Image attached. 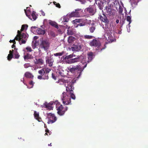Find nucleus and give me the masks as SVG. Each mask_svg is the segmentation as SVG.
I'll return each mask as SVG.
<instances>
[{"mask_svg": "<svg viewBox=\"0 0 148 148\" xmlns=\"http://www.w3.org/2000/svg\"><path fill=\"white\" fill-rule=\"evenodd\" d=\"M62 82L63 83L67 84V86L66 87V90L68 91H69L70 92V98H71L75 100V95L73 94V90H74V87L73 86L74 82L71 79L69 81L66 80L64 79H61L59 80V82Z\"/></svg>", "mask_w": 148, "mask_h": 148, "instance_id": "1", "label": "nucleus"}, {"mask_svg": "<svg viewBox=\"0 0 148 148\" xmlns=\"http://www.w3.org/2000/svg\"><path fill=\"white\" fill-rule=\"evenodd\" d=\"M104 30L105 33L104 37L109 43H111L116 40L114 36L112 34V29L111 26L105 27Z\"/></svg>", "mask_w": 148, "mask_h": 148, "instance_id": "2", "label": "nucleus"}, {"mask_svg": "<svg viewBox=\"0 0 148 148\" xmlns=\"http://www.w3.org/2000/svg\"><path fill=\"white\" fill-rule=\"evenodd\" d=\"M51 71V69L48 68H43L38 71V73L40 75L38 77L39 79H48L49 77V73Z\"/></svg>", "mask_w": 148, "mask_h": 148, "instance_id": "3", "label": "nucleus"}, {"mask_svg": "<svg viewBox=\"0 0 148 148\" xmlns=\"http://www.w3.org/2000/svg\"><path fill=\"white\" fill-rule=\"evenodd\" d=\"M87 64L84 66V68H82L81 66L79 65H78L76 66H73L72 67H69L68 68L69 71L73 73H77L79 75L77 77V78H79L82 74V73L84 69L86 67Z\"/></svg>", "mask_w": 148, "mask_h": 148, "instance_id": "4", "label": "nucleus"}, {"mask_svg": "<svg viewBox=\"0 0 148 148\" xmlns=\"http://www.w3.org/2000/svg\"><path fill=\"white\" fill-rule=\"evenodd\" d=\"M89 45L91 47H94L95 50L98 51H101L104 48L101 47V43L100 41L96 39H93L89 43Z\"/></svg>", "mask_w": 148, "mask_h": 148, "instance_id": "5", "label": "nucleus"}, {"mask_svg": "<svg viewBox=\"0 0 148 148\" xmlns=\"http://www.w3.org/2000/svg\"><path fill=\"white\" fill-rule=\"evenodd\" d=\"M85 16L83 12V10L81 8L75 9V12H73L69 14L70 17H80Z\"/></svg>", "mask_w": 148, "mask_h": 148, "instance_id": "6", "label": "nucleus"}, {"mask_svg": "<svg viewBox=\"0 0 148 148\" xmlns=\"http://www.w3.org/2000/svg\"><path fill=\"white\" fill-rule=\"evenodd\" d=\"M61 99L63 103L65 105L71 104L70 96L68 95L65 92L62 93Z\"/></svg>", "mask_w": 148, "mask_h": 148, "instance_id": "7", "label": "nucleus"}, {"mask_svg": "<svg viewBox=\"0 0 148 148\" xmlns=\"http://www.w3.org/2000/svg\"><path fill=\"white\" fill-rule=\"evenodd\" d=\"M50 47V43L47 40H42L40 41V47L45 51H47Z\"/></svg>", "mask_w": 148, "mask_h": 148, "instance_id": "8", "label": "nucleus"}, {"mask_svg": "<svg viewBox=\"0 0 148 148\" xmlns=\"http://www.w3.org/2000/svg\"><path fill=\"white\" fill-rule=\"evenodd\" d=\"M22 31L18 30L17 31L18 34L15 37V39L16 40H18L19 41L21 39H27L28 36L27 35L24 33H22Z\"/></svg>", "mask_w": 148, "mask_h": 148, "instance_id": "9", "label": "nucleus"}, {"mask_svg": "<svg viewBox=\"0 0 148 148\" xmlns=\"http://www.w3.org/2000/svg\"><path fill=\"white\" fill-rule=\"evenodd\" d=\"M105 10L106 13L107 15L110 16L115 15V10L112 8L110 5L106 6Z\"/></svg>", "mask_w": 148, "mask_h": 148, "instance_id": "10", "label": "nucleus"}, {"mask_svg": "<svg viewBox=\"0 0 148 148\" xmlns=\"http://www.w3.org/2000/svg\"><path fill=\"white\" fill-rule=\"evenodd\" d=\"M47 117L48 119L47 122L48 124L53 123L55 122L57 120V118L54 115L51 113L47 114Z\"/></svg>", "mask_w": 148, "mask_h": 148, "instance_id": "11", "label": "nucleus"}, {"mask_svg": "<svg viewBox=\"0 0 148 148\" xmlns=\"http://www.w3.org/2000/svg\"><path fill=\"white\" fill-rule=\"evenodd\" d=\"M57 110L58 114L62 116L64 114L65 112L67 110V107H64L62 105H60L59 107H58Z\"/></svg>", "mask_w": 148, "mask_h": 148, "instance_id": "12", "label": "nucleus"}, {"mask_svg": "<svg viewBox=\"0 0 148 148\" xmlns=\"http://www.w3.org/2000/svg\"><path fill=\"white\" fill-rule=\"evenodd\" d=\"M84 11L91 15H93L96 12L94 6L92 5H90L88 7L86 8Z\"/></svg>", "mask_w": 148, "mask_h": 148, "instance_id": "13", "label": "nucleus"}, {"mask_svg": "<svg viewBox=\"0 0 148 148\" xmlns=\"http://www.w3.org/2000/svg\"><path fill=\"white\" fill-rule=\"evenodd\" d=\"M87 21V19H85L84 20L82 19H76L73 20V21L75 23H79L77 24L78 26H83L85 25Z\"/></svg>", "mask_w": 148, "mask_h": 148, "instance_id": "14", "label": "nucleus"}, {"mask_svg": "<svg viewBox=\"0 0 148 148\" xmlns=\"http://www.w3.org/2000/svg\"><path fill=\"white\" fill-rule=\"evenodd\" d=\"M103 16L101 15L100 16L99 19L101 21L104 23L105 24H107L109 23V21L107 18V17L105 14L103 13L102 14Z\"/></svg>", "mask_w": 148, "mask_h": 148, "instance_id": "15", "label": "nucleus"}, {"mask_svg": "<svg viewBox=\"0 0 148 148\" xmlns=\"http://www.w3.org/2000/svg\"><path fill=\"white\" fill-rule=\"evenodd\" d=\"M46 63L48 64V66H52L53 65V60L51 57H46Z\"/></svg>", "mask_w": 148, "mask_h": 148, "instance_id": "16", "label": "nucleus"}, {"mask_svg": "<svg viewBox=\"0 0 148 148\" xmlns=\"http://www.w3.org/2000/svg\"><path fill=\"white\" fill-rule=\"evenodd\" d=\"M17 49L15 48L14 50H12V54L14 55V58L16 59H18L20 56L18 53L17 52Z\"/></svg>", "mask_w": 148, "mask_h": 148, "instance_id": "17", "label": "nucleus"}, {"mask_svg": "<svg viewBox=\"0 0 148 148\" xmlns=\"http://www.w3.org/2000/svg\"><path fill=\"white\" fill-rule=\"evenodd\" d=\"M96 29V25L94 23H92L89 28V30L90 33H93Z\"/></svg>", "mask_w": 148, "mask_h": 148, "instance_id": "18", "label": "nucleus"}, {"mask_svg": "<svg viewBox=\"0 0 148 148\" xmlns=\"http://www.w3.org/2000/svg\"><path fill=\"white\" fill-rule=\"evenodd\" d=\"M36 32L38 35H44L45 33V31L44 29H42L40 28H38L36 30Z\"/></svg>", "mask_w": 148, "mask_h": 148, "instance_id": "19", "label": "nucleus"}, {"mask_svg": "<svg viewBox=\"0 0 148 148\" xmlns=\"http://www.w3.org/2000/svg\"><path fill=\"white\" fill-rule=\"evenodd\" d=\"M80 58L78 57L77 58L71 59L69 60V63L71 64L75 63L80 61Z\"/></svg>", "mask_w": 148, "mask_h": 148, "instance_id": "20", "label": "nucleus"}, {"mask_svg": "<svg viewBox=\"0 0 148 148\" xmlns=\"http://www.w3.org/2000/svg\"><path fill=\"white\" fill-rule=\"evenodd\" d=\"M34 118L39 122H40L42 121L41 118L39 116V113L36 111H34Z\"/></svg>", "mask_w": 148, "mask_h": 148, "instance_id": "21", "label": "nucleus"}, {"mask_svg": "<svg viewBox=\"0 0 148 148\" xmlns=\"http://www.w3.org/2000/svg\"><path fill=\"white\" fill-rule=\"evenodd\" d=\"M44 62V60L42 58H39L38 59H36L34 61L35 64H38L40 65L42 64Z\"/></svg>", "mask_w": 148, "mask_h": 148, "instance_id": "22", "label": "nucleus"}, {"mask_svg": "<svg viewBox=\"0 0 148 148\" xmlns=\"http://www.w3.org/2000/svg\"><path fill=\"white\" fill-rule=\"evenodd\" d=\"M24 76L27 78H31L32 79L34 77V76L33 74L29 72H25L24 74Z\"/></svg>", "mask_w": 148, "mask_h": 148, "instance_id": "23", "label": "nucleus"}, {"mask_svg": "<svg viewBox=\"0 0 148 148\" xmlns=\"http://www.w3.org/2000/svg\"><path fill=\"white\" fill-rule=\"evenodd\" d=\"M34 57L32 55L30 54L29 53H27L24 56V58L25 61L29 59H32Z\"/></svg>", "mask_w": 148, "mask_h": 148, "instance_id": "24", "label": "nucleus"}, {"mask_svg": "<svg viewBox=\"0 0 148 148\" xmlns=\"http://www.w3.org/2000/svg\"><path fill=\"white\" fill-rule=\"evenodd\" d=\"M88 58L89 60L91 61L94 56V53L92 52H89L87 53Z\"/></svg>", "mask_w": 148, "mask_h": 148, "instance_id": "25", "label": "nucleus"}, {"mask_svg": "<svg viewBox=\"0 0 148 148\" xmlns=\"http://www.w3.org/2000/svg\"><path fill=\"white\" fill-rule=\"evenodd\" d=\"M49 24H50L52 26L55 27L57 29H58L59 28L58 25L56 23L53 21H51L49 22Z\"/></svg>", "mask_w": 148, "mask_h": 148, "instance_id": "26", "label": "nucleus"}, {"mask_svg": "<svg viewBox=\"0 0 148 148\" xmlns=\"http://www.w3.org/2000/svg\"><path fill=\"white\" fill-rule=\"evenodd\" d=\"M31 18H32V20L33 19L34 21L36 19L37 16L36 14V12L34 11H33L32 12Z\"/></svg>", "mask_w": 148, "mask_h": 148, "instance_id": "27", "label": "nucleus"}, {"mask_svg": "<svg viewBox=\"0 0 148 148\" xmlns=\"http://www.w3.org/2000/svg\"><path fill=\"white\" fill-rule=\"evenodd\" d=\"M75 37L72 36H70L68 38V41L69 43H72L75 40Z\"/></svg>", "mask_w": 148, "mask_h": 148, "instance_id": "28", "label": "nucleus"}, {"mask_svg": "<svg viewBox=\"0 0 148 148\" xmlns=\"http://www.w3.org/2000/svg\"><path fill=\"white\" fill-rule=\"evenodd\" d=\"M13 57V54H12V51L11 50L9 51V54L8 56V60L10 61Z\"/></svg>", "mask_w": 148, "mask_h": 148, "instance_id": "29", "label": "nucleus"}, {"mask_svg": "<svg viewBox=\"0 0 148 148\" xmlns=\"http://www.w3.org/2000/svg\"><path fill=\"white\" fill-rule=\"evenodd\" d=\"M69 19L68 16H64L63 17V20L62 21V22L64 23V24H66L64 23L68 22L69 21Z\"/></svg>", "mask_w": 148, "mask_h": 148, "instance_id": "30", "label": "nucleus"}, {"mask_svg": "<svg viewBox=\"0 0 148 148\" xmlns=\"http://www.w3.org/2000/svg\"><path fill=\"white\" fill-rule=\"evenodd\" d=\"M71 48L72 50L73 51H78L79 50L78 45H73Z\"/></svg>", "mask_w": 148, "mask_h": 148, "instance_id": "31", "label": "nucleus"}, {"mask_svg": "<svg viewBox=\"0 0 148 148\" xmlns=\"http://www.w3.org/2000/svg\"><path fill=\"white\" fill-rule=\"evenodd\" d=\"M25 12V13L26 15L31 20H32V18H31L30 12L29 10H27L26 11L25 9L24 10Z\"/></svg>", "mask_w": 148, "mask_h": 148, "instance_id": "32", "label": "nucleus"}, {"mask_svg": "<svg viewBox=\"0 0 148 148\" xmlns=\"http://www.w3.org/2000/svg\"><path fill=\"white\" fill-rule=\"evenodd\" d=\"M94 37L93 36L89 35H85L83 37V38L85 39H92Z\"/></svg>", "mask_w": 148, "mask_h": 148, "instance_id": "33", "label": "nucleus"}, {"mask_svg": "<svg viewBox=\"0 0 148 148\" xmlns=\"http://www.w3.org/2000/svg\"><path fill=\"white\" fill-rule=\"evenodd\" d=\"M52 104L51 103H49L45 105V107L47 108L49 110H51L53 109V107L51 106V105H52Z\"/></svg>", "mask_w": 148, "mask_h": 148, "instance_id": "34", "label": "nucleus"}, {"mask_svg": "<svg viewBox=\"0 0 148 148\" xmlns=\"http://www.w3.org/2000/svg\"><path fill=\"white\" fill-rule=\"evenodd\" d=\"M70 28V27H68V30H67V33L68 35H73L74 34L72 30H70L69 29V28Z\"/></svg>", "mask_w": 148, "mask_h": 148, "instance_id": "35", "label": "nucleus"}, {"mask_svg": "<svg viewBox=\"0 0 148 148\" xmlns=\"http://www.w3.org/2000/svg\"><path fill=\"white\" fill-rule=\"evenodd\" d=\"M28 27L27 25H23L22 26L21 28L20 31H23L24 29H26Z\"/></svg>", "mask_w": 148, "mask_h": 148, "instance_id": "36", "label": "nucleus"}, {"mask_svg": "<svg viewBox=\"0 0 148 148\" xmlns=\"http://www.w3.org/2000/svg\"><path fill=\"white\" fill-rule=\"evenodd\" d=\"M119 8L118 12L119 13L121 14L122 13L123 10V8L120 4H119Z\"/></svg>", "mask_w": 148, "mask_h": 148, "instance_id": "37", "label": "nucleus"}, {"mask_svg": "<svg viewBox=\"0 0 148 148\" xmlns=\"http://www.w3.org/2000/svg\"><path fill=\"white\" fill-rule=\"evenodd\" d=\"M127 21L129 22V25H130V24L132 22L131 21V17L130 16H128L126 18Z\"/></svg>", "mask_w": 148, "mask_h": 148, "instance_id": "38", "label": "nucleus"}, {"mask_svg": "<svg viewBox=\"0 0 148 148\" xmlns=\"http://www.w3.org/2000/svg\"><path fill=\"white\" fill-rule=\"evenodd\" d=\"M35 83V82H34L32 80L30 81L29 82V84L30 86H31V87L30 88H33L34 84Z\"/></svg>", "mask_w": 148, "mask_h": 148, "instance_id": "39", "label": "nucleus"}, {"mask_svg": "<svg viewBox=\"0 0 148 148\" xmlns=\"http://www.w3.org/2000/svg\"><path fill=\"white\" fill-rule=\"evenodd\" d=\"M21 42H19V44L21 45L22 44H25L26 42L27 39H21Z\"/></svg>", "mask_w": 148, "mask_h": 148, "instance_id": "40", "label": "nucleus"}, {"mask_svg": "<svg viewBox=\"0 0 148 148\" xmlns=\"http://www.w3.org/2000/svg\"><path fill=\"white\" fill-rule=\"evenodd\" d=\"M53 3H54V4L56 6V7H57L59 8H61V6L60 5V4L59 3H57L56 2H54Z\"/></svg>", "mask_w": 148, "mask_h": 148, "instance_id": "41", "label": "nucleus"}, {"mask_svg": "<svg viewBox=\"0 0 148 148\" xmlns=\"http://www.w3.org/2000/svg\"><path fill=\"white\" fill-rule=\"evenodd\" d=\"M26 49L27 50V51L31 52L32 51L31 47H26Z\"/></svg>", "mask_w": 148, "mask_h": 148, "instance_id": "42", "label": "nucleus"}, {"mask_svg": "<svg viewBox=\"0 0 148 148\" xmlns=\"http://www.w3.org/2000/svg\"><path fill=\"white\" fill-rule=\"evenodd\" d=\"M38 28L36 27V26H32L31 27V31L32 32L33 31H35V29L36 28Z\"/></svg>", "mask_w": 148, "mask_h": 148, "instance_id": "43", "label": "nucleus"}, {"mask_svg": "<svg viewBox=\"0 0 148 148\" xmlns=\"http://www.w3.org/2000/svg\"><path fill=\"white\" fill-rule=\"evenodd\" d=\"M50 34L51 36L53 37H55L56 35L53 32H50Z\"/></svg>", "mask_w": 148, "mask_h": 148, "instance_id": "44", "label": "nucleus"}, {"mask_svg": "<svg viewBox=\"0 0 148 148\" xmlns=\"http://www.w3.org/2000/svg\"><path fill=\"white\" fill-rule=\"evenodd\" d=\"M65 53V52L64 51H62L61 52L58 53V56H61L63 55Z\"/></svg>", "mask_w": 148, "mask_h": 148, "instance_id": "45", "label": "nucleus"}, {"mask_svg": "<svg viewBox=\"0 0 148 148\" xmlns=\"http://www.w3.org/2000/svg\"><path fill=\"white\" fill-rule=\"evenodd\" d=\"M45 132L46 133L45 134V135L46 134L47 135H50V134L49 132V130H45Z\"/></svg>", "mask_w": 148, "mask_h": 148, "instance_id": "46", "label": "nucleus"}, {"mask_svg": "<svg viewBox=\"0 0 148 148\" xmlns=\"http://www.w3.org/2000/svg\"><path fill=\"white\" fill-rule=\"evenodd\" d=\"M15 40H16L15 39V38L13 40H10L9 42L10 43L13 42L14 44H16Z\"/></svg>", "mask_w": 148, "mask_h": 148, "instance_id": "47", "label": "nucleus"}, {"mask_svg": "<svg viewBox=\"0 0 148 148\" xmlns=\"http://www.w3.org/2000/svg\"><path fill=\"white\" fill-rule=\"evenodd\" d=\"M67 56V59H69L70 58H71L73 57V55H69L66 56Z\"/></svg>", "mask_w": 148, "mask_h": 148, "instance_id": "48", "label": "nucleus"}, {"mask_svg": "<svg viewBox=\"0 0 148 148\" xmlns=\"http://www.w3.org/2000/svg\"><path fill=\"white\" fill-rule=\"evenodd\" d=\"M29 64H24V67L25 68H27L29 67Z\"/></svg>", "mask_w": 148, "mask_h": 148, "instance_id": "49", "label": "nucleus"}, {"mask_svg": "<svg viewBox=\"0 0 148 148\" xmlns=\"http://www.w3.org/2000/svg\"><path fill=\"white\" fill-rule=\"evenodd\" d=\"M52 77L53 79L55 80H56V77L54 73H52L51 74Z\"/></svg>", "mask_w": 148, "mask_h": 148, "instance_id": "50", "label": "nucleus"}, {"mask_svg": "<svg viewBox=\"0 0 148 148\" xmlns=\"http://www.w3.org/2000/svg\"><path fill=\"white\" fill-rule=\"evenodd\" d=\"M62 58L63 60H66V59H67V56H63L62 57Z\"/></svg>", "mask_w": 148, "mask_h": 148, "instance_id": "51", "label": "nucleus"}, {"mask_svg": "<svg viewBox=\"0 0 148 148\" xmlns=\"http://www.w3.org/2000/svg\"><path fill=\"white\" fill-rule=\"evenodd\" d=\"M15 44H13L12 46V48H14V49L15 48H16V46L14 45Z\"/></svg>", "mask_w": 148, "mask_h": 148, "instance_id": "52", "label": "nucleus"}, {"mask_svg": "<svg viewBox=\"0 0 148 148\" xmlns=\"http://www.w3.org/2000/svg\"><path fill=\"white\" fill-rule=\"evenodd\" d=\"M54 55L56 56H58V53L54 54Z\"/></svg>", "mask_w": 148, "mask_h": 148, "instance_id": "53", "label": "nucleus"}, {"mask_svg": "<svg viewBox=\"0 0 148 148\" xmlns=\"http://www.w3.org/2000/svg\"><path fill=\"white\" fill-rule=\"evenodd\" d=\"M41 12H42V15L43 16H45V13L44 12H43V11H42Z\"/></svg>", "mask_w": 148, "mask_h": 148, "instance_id": "54", "label": "nucleus"}, {"mask_svg": "<svg viewBox=\"0 0 148 148\" xmlns=\"http://www.w3.org/2000/svg\"><path fill=\"white\" fill-rule=\"evenodd\" d=\"M122 33V32L121 30H119L118 32V34H121Z\"/></svg>", "mask_w": 148, "mask_h": 148, "instance_id": "55", "label": "nucleus"}, {"mask_svg": "<svg viewBox=\"0 0 148 148\" xmlns=\"http://www.w3.org/2000/svg\"><path fill=\"white\" fill-rule=\"evenodd\" d=\"M119 22V20L118 19H116V23H118Z\"/></svg>", "mask_w": 148, "mask_h": 148, "instance_id": "56", "label": "nucleus"}, {"mask_svg": "<svg viewBox=\"0 0 148 148\" xmlns=\"http://www.w3.org/2000/svg\"><path fill=\"white\" fill-rule=\"evenodd\" d=\"M48 146H52V145H51V143L50 144H48Z\"/></svg>", "mask_w": 148, "mask_h": 148, "instance_id": "57", "label": "nucleus"}, {"mask_svg": "<svg viewBox=\"0 0 148 148\" xmlns=\"http://www.w3.org/2000/svg\"><path fill=\"white\" fill-rule=\"evenodd\" d=\"M113 0H108V1H113Z\"/></svg>", "mask_w": 148, "mask_h": 148, "instance_id": "58", "label": "nucleus"}, {"mask_svg": "<svg viewBox=\"0 0 148 148\" xmlns=\"http://www.w3.org/2000/svg\"><path fill=\"white\" fill-rule=\"evenodd\" d=\"M66 27H67V25H66Z\"/></svg>", "mask_w": 148, "mask_h": 148, "instance_id": "59", "label": "nucleus"}]
</instances>
